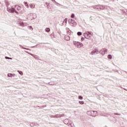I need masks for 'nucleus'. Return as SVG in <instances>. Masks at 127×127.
Wrapping results in <instances>:
<instances>
[{"instance_id":"nucleus-31","label":"nucleus","mask_w":127,"mask_h":127,"mask_svg":"<svg viewBox=\"0 0 127 127\" xmlns=\"http://www.w3.org/2000/svg\"><path fill=\"white\" fill-rule=\"evenodd\" d=\"M115 115H118L119 116H120V115L118 113H115Z\"/></svg>"},{"instance_id":"nucleus-10","label":"nucleus","mask_w":127,"mask_h":127,"mask_svg":"<svg viewBox=\"0 0 127 127\" xmlns=\"http://www.w3.org/2000/svg\"><path fill=\"white\" fill-rule=\"evenodd\" d=\"M95 8L98 10H101V9H104V8H105V7H104V6L102 5H100L99 6H96Z\"/></svg>"},{"instance_id":"nucleus-2","label":"nucleus","mask_w":127,"mask_h":127,"mask_svg":"<svg viewBox=\"0 0 127 127\" xmlns=\"http://www.w3.org/2000/svg\"><path fill=\"white\" fill-rule=\"evenodd\" d=\"M68 22L69 24H70V25H71V26H73L74 27H75V26L77 25V22H76V21H75L73 19H71V18L69 19L68 20Z\"/></svg>"},{"instance_id":"nucleus-26","label":"nucleus","mask_w":127,"mask_h":127,"mask_svg":"<svg viewBox=\"0 0 127 127\" xmlns=\"http://www.w3.org/2000/svg\"><path fill=\"white\" fill-rule=\"evenodd\" d=\"M30 55H31L32 56H33L34 58H37V57H36V56H34V55L33 54H30Z\"/></svg>"},{"instance_id":"nucleus-14","label":"nucleus","mask_w":127,"mask_h":127,"mask_svg":"<svg viewBox=\"0 0 127 127\" xmlns=\"http://www.w3.org/2000/svg\"><path fill=\"white\" fill-rule=\"evenodd\" d=\"M94 52L96 54H99V51L98 50V49H95L94 50Z\"/></svg>"},{"instance_id":"nucleus-15","label":"nucleus","mask_w":127,"mask_h":127,"mask_svg":"<svg viewBox=\"0 0 127 127\" xmlns=\"http://www.w3.org/2000/svg\"><path fill=\"white\" fill-rule=\"evenodd\" d=\"M17 72H18L19 74H20V75H21V76H22V75H23V72H22V71L18 70Z\"/></svg>"},{"instance_id":"nucleus-12","label":"nucleus","mask_w":127,"mask_h":127,"mask_svg":"<svg viewBox=\"0 0 127 127\" xmlns=\"http://www.w3.org/2000/svg\"><path fill=\"white\" fill-rule=\"evenodd\" d=\"M29 6L30 8H34L35 7V5H34V4L30 3Z\"/></svg>"},{"instance_id":"nucleus-23","label":"nucleus","mask_w":127,"mask_h":127,"mask_svg":"<svg viewBox=\"0 0 127 127\" xmlns=\"http://www.w3.org/2000/svg\"><path fill=\"white\" fill-rule=\"evenodd\" d=\"M29 29H30V30H33V28H32V27L31 26H29Z\"/></svg>"},{"instance_id":"nucleus-9","label":"nucleus","mask_w":127,"mask_h":127,"mask_svg":"<svg viewBox=\"0 0 127 127\" xmlns=\"http://www.w3.org/2000/svg\"><path fill=\"white\" fill-rule=\"evenodd\" d=\"M106 52H108V50L106 48L102 49L100 51V53L102 55H105Z\"/></svg>"},{"instance_id":"nucleus-19","label":"nucleus","mask_w":127,"mask_h":127,"mask_svg":"<svg viewBox=\"0 0 127 127\" xmlns=\"http://www.w3.org/2000/svg\"><path fill=\"white\" fill-rule=\"evenodd\" d=\"M96 54V53H95V51L94 50H93V51H92V52H91V55H94V54Z\"/></svg>"},{"instance_id":"nucleus-16","label":"nucleus","mask_w":127,"mask_h":127,"mask_svg":"<svg viewBox=\"0 0 127 127\" xmlns=\"http://www.w3.org/2000/svg\"><path fill=\"white\" fill-rule=\"evenodd\" d=\"M46 32H49L50 31V28H46Z\"/></svg>"},{"instance_id":"nucleus-17","label":"nucleus","mask_w":127,"mask_h":127,"mask_svg":"<svg viewBox=\"0 0 127 127\" xmlns=\"http://www.w3.org/2000/svg\"><path fill=\"white\" fill-rule=\"evenodd\" d=\"M88 34H89L90 36H93V33L91 32H88Z\"/></svg>"},{"instance_id":"nucleus-25","label":"nucleus","mask_w":127,"mask_h":127,"mask_svg":"<svg viewBox=\"0 0 127 127\" xmlns=\"http://www.w3.org/2000/svg\"><path fill=\"white\" fill-rule=\"evenodd\" d=\"M79 103L80 105H84V101H79Z\"/></svg>"},{"instance_id":"nucleus-5","label":"nucleus","mask_w":127,"mask_h":127,"mask_svg":"<svg viewBox=\"0 0 127 127\" xmlns=\"http://www.w3.org/2000/svg\"><path fill=\"white\" fill-rule=\"evenodd\" d=\"M73 44L75 46H76V47H77V48H81V47H83L84 46V45H83L82 43L79 42H73Z\"/></svg>"},{"instance_id":"nucleus-1","label":"nucleus","mask_w":127,"mask_h":127,"mask_svg":"<svg viewBox=\"0 0 127 127\" xmlns=\"http://www.w3.org/2000/svg\"><path fill=\"white\" fill-rule=\"evenodd\" d=\"M6 7H7V10L8 11V12L12 13V12H15V9L13 8L12 6L10 3L7 2L6 3Z\"/></svg>"},{"instance_id":"nucleus-22","label":"nucleus","mask_w":127,"mask_h":127,"mask_svg":"<svg viewBox=\"0 0 127 127\" xmlns=\"http://www.w3.org/2000/svg\"><path fill=\"white\" fill-rule=\"evenodd\" d=\"M71 18H75V14H72L71 15Z\"/></svg>"},{"instance_id":"nucleus-20","label":"nucleus","mask_w":127,"mask_h":127,"mask_svg":"<svg viewBox=\"0 0 127 127\" xmlns=\"http://www.w3.org/2000/svg\"><path fill=\"white\" fill-rule=\"evenodd\" d=\"M77 35H78V36L82 35V32H77Z\"/></svg>"},{"instance_id":"nucleus-7","label":"nucleus","mask_w":127,"mask_h":127,"mask_svg":"<svg viewBox=\"0 0 127 127\" xmlns=\"http://www.w3.org/2000/svg\"><path fill=\"white\" fill-rule=\"evenodd\" d=\"M83 35L86 39H91V36L87 33H84Z\"/></svg>"},{"instance_id":"nucleus-32","label":"nucleus","mask_w":127,"mask_h":127,"mask_svg":"<svg viewBox=\"0 0 127 127\" xmlns=\"http://www.w3.org/2000/svg\"><path fill=\"white\" fill-rule=\"evenodd\" d=\"M23 49H26V48H23Z\"/></svg>"},{"instance_id":"nucleus-21","label":"nucleus","mask_w":127,"mask_h":127,"mask_svg":"<svg viewBox=\"0 0 127 127\" xmlns=\"http://www.w3.org/2000/svg\"><path fill=\"white\" fill-rule=\"evenodd\" d=\"M5 59H9L10 60H12V58H9V57H5Z\"/></svg>"},{"instance_id":"nucleus-27","label":"nucleus","mask_w":127,"mask_h":127,"mask_svg":"<svg viewBox=\"0 0 127 127\" xmlns=\"http://www.w3.org/2000/svg\"><path fill=\"white\" fill-rule=\"evenodd\" d=\"M78 99L79 100H82L83 99V97H82L81 96H78Z\"/></svg>"},{"instance_id":"nucleus-8","label":"nucleus","mask_w":127,"mask_h":127,"mask_svg":"<svg viewBox=\"0 0 127 127\" xmlns=\"http://www.w3.org/2000/svg\"><path fill=\"white\" fill-rule=\"evenodd\" d=\"M64 114H58L56 116L52 115L51 116V118H61V117H63Z\"/></svg>"},{"instance_id":"nucleus-6","label":"nucleus","mask_w":127,"mask_h":127,"mask_svg":"<svg viewBox=\"0 0 127 127\" xmlns=\"http://www.w3.org/2000/svg\"><path fill=\"white\" fill-rule=\"evenodd\" d=\"M15 9H17V10H18L17 11L15 9V13H21V7L20 6L16 5L15 6Z\"/></svg>"},{"instance_id":"nucleus-24","label":"nucleus","mask_w":127,"mask_h":127,"mask_svg":"<svg viewBox=\"0 0 127 127\" xmlns=\"http://www.w3.org/2000/svg\"><path fill=\"white\" fill-rule=\"evenodd\" d=\"M108 58L109 59H112V55H109L108 56Z\"/></svg>"},{"instance_id":"nucleus-29","label":"nucleus","mask_w":127,"mask_h":127,"mask_svg":"<svg viewBox=\"0 0 127 127\" xmlns=\"http://www.w3.org/2000/svg\"><path fill=\"white\" fill-rule=\"evenodd\" d=\"M20 25L21 26H23V22H21V23H20Z\"/></svg>"},{"instance_id":"nucleus-3","label":"nucleus","mask_w":127,"mask_h":127,"mask_svg":"<svg viewBox=\"0 0 127 127\" xmlns=\"http://www.w3.org/2000/svg\"><path fill=\"white\" fill-rule=\"evenodd\" d=\"M27 18L29 20H32V19H34V18H36V15L34 13L28 14L27 16Z\"/></svg>"},{"instance_id":"nucleus-30","label":"nucleus","mask_w":127,"mask_h":127,"mask_svg":"<svg viewBox=\"0 0 127 127\" xmlns=\"http://www.w3.org/2000/svg\"><path fill=\"white\" fill-rule=\"evenodd\" d=\"M14 76H15V74H12V77L13 76V77H14Z\"/></svg>"},{"instance_id":"nucleus-28","label":"nucleus","mask_w":127,"mask_h":127,"mask_svg":"<svg viewBox=\"0 0 127 127\" xmlns=\"http://www.w3.org/2000/svg\"><path fill=\"white\" fill-rule=\"evenodd\" d=\"M81 41H84L85 40V38L82 37L81 39Z\"/></svg>"},{"instance_id":"nucleus-11","label":"nucleus","mask_w":127,"mask_h":127,"mask_svg":"<svg viewBox=\"0 0 127 127\" xmlns=\"http://www.w3.org/2000/svg\"><path fill=\"white\" fill-rule=\"evenodd\" d=\"M64 39L66 40V41H69V40H70V37L69 36H65Z\"/></svg>"},{"instance_id":"nucleus-13","label":"nucleus","mask_w":127,"mask_h":127,"mask_svg":"<svg viewBox=\"0 0 127 127\" xmlns=\"http://www.w3.org/2000/svg\"><path fill=\"white\" fill-rule=\"evenodd\" d=\"M24 3L27 8H28L29 7V5H28V4H27V2H24Z\"/></svg>"},{"instance_id":"nucleus-4","label":"nucleus","mask_w":127,"mask_h":127,"mask_svg":"<svg viewBox=\"0 0 127 127\" xmlns=\"http://www.w3.org/2000/svg\"><path fill=\"white\" fill-rule=\"evenodd\" d=\"M87 115H89V116H91L92 117H96V116H97L98 115V112L95 111H87Z\"/></svg>"},{"instance_id":"nucleus-18","label":"nucleus","mask_w":127,"mask_h":127,"mask_svg":"<svg viewBox=\"0 0 127 127\" xmlns=\"http://www.w3.org/2000/svg\"><path fill=\"white\" fill-rule=\"evenodd\" d=\"M7 76H8V77H10V78H11V77H12V74H11V73H8V74H7Z\"/></svg>"}]
</instances>
